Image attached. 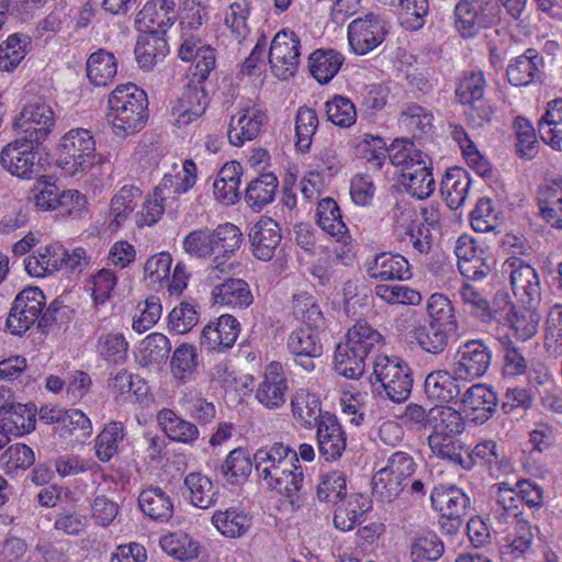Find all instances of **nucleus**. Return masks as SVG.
Here are the masks:
<instances>
[{
	"instance_id": "obj_31",
	"label": "nucleus",
	"mask_w": 562,
	"mask_h": 562,
	"mask_svg": "<svg viewBox=\"0 0 562 562\" xmlns=\"http://www.w3.org/2000/svg\"><path fill=\"white\" fill-rule=\"evenodd\" d=\"M211 231L214 248L213 268L223 272L226 261L240 248L243 233L233 223L220 224Z\"/></svg>"
},
{
	"instance_id": "obj_63",
	"label": "nucleus",
	"mask_w": 562,
	"mask_h": 562,
	"mask_svg": "<svg viewBox=\"0 0 562 562\" xmlns=\"http://www.w3.org/2000/svg\"><path fill=\"white\" fill-rule=\"evenodd\" d=\"M249 14L250 4L247 0L232 2L224 11V25L229 29L238 42L244 41L250 34Z\"/></svg>"
},
{
	"instance_id": "obj_44",
	"label": "nucleus",
	"mask_w": 562,
	"mask_h": 562,
	"mask_svg": "<svg viewBox=\"0 0 562 562\" xmlns=\"http://www.w3.org/2000/svg\"><path fill=\"white\" fill-rule=\"evenodd\" d=\"M184 485L193 506L206 509L215 505L220 494L218 485L207 475L201 472H190L184 477Z\"/></svg>"
},
{
	"instance_id": "obj_48",
	"label": "nucleus",
	"mask_w": 562,
	"mask_h": 562,
	"mask_svg": "<svg viewBox=\"0 0 562 562\" xmlns=\"http://www.w3.org/2000/svg\"><path fill=\"white\" fill-rule=\"evenodd\" d=\"M538 131L546 144L562 151V99L548 103L547 111L538 123Z\"/></svg>"
},
{
	"instance_id": "obj_30",
	"label": "nucleus",
	"mask_w": 562,
	"mask_h": 562,
	"mask_svg": "<svg viewBox=\"0 0 562 562\" xmlns=\"http://www.w3.org/2000/svg\"><path fill=\"white\" fill-rule=\"evenodd\" d=\"M66 248L60 243H52L40 247L24 259V268L33 278H44L63 269Z\"/></svg>"
},
{
	"instance_id": "obj_21",
	"label": "nucleus",
	"mask_w": 562,
	"mask_h": 562,
	"mask_svg": "<svg viewBox=\"0 0 562 562\" xmlns=\"http://www.w3.org/2000/svg\"><path fill=\"white\" fill-rule=\"evenodd\" d=\"M498 397L493 387L485 383L470 386L463 394L461 406L465 416L473 423L481 425L494 415Z\"/></svg>"
},
{
	"instance_id": "obj_11",
	"label": "nucleus",
	"mask_w": 562,
	"mask_h": 562,
	"mask_svg": "<svg viewBox=\"0 0 562 562\" xmlns=\"http://www.w3.org/2000/svg\"><path fill=\"white\" fill-rule=\"evenodd\" d=\"M35 142L20 136L4 146L0 154L2 167L12 176L40 175L45 171L47 157L34 150Z\"/></svg>"
},
{
	"instance_id": "obj_60",
	"label": "nucleus",
	"mask_w": 562,
	"mask_h": 562,
	"mask_svg": "<svg viewBox=\"0 0 562 562\" xmlns=\"http://www.w3.org/2000/svg\"><path fill=\"white\" fill-rule=\"evenodd\" d=\"M459 295L467 312L483 323L492 322L493 311L490 302L476 286L464 281L459 289Z\"/></svg>"
},
{
	"instance_id": "obj_41",
	"label": "nucleus",
	"mask_w": 562,
	"mask_h": 562,
	"mask_svg": "<svg viewBox=\"0 0 562 562\" xmlns=\"http://www.w3.org/2000/svg\"><path fill=\"white\" fill-rule=\"evenodd\" d=\"M168 50V43L165 35L157 32H140L134 54L139 67L145 70H150L156 66L158 59L167 55Z\"/></svg>"
},
{
	"instance_id": "obj_54",
	"label": "nucleus",
	"mask_w": 562,
	"mask_h": 562,
	"mask_svg": "<svg viewBox=\"0 0 562 562\" xmlns=\"http://www.w3.org/2000/svg\"><path fill=\"white\" fill-rule=\"evenodd\" d=\"M434 116L430 110L417 104L409 103L401 112L400 126L413 137H422L432 130Z\"/></svg>"
},
{
	"instance_id": "obj_50",
	"label": "nucleus",
	"mask_w": 562,
	"mask_h": 562,
	"mask_svg": "<svg viewBox=\"0 0 562 562\" xmlns=\"http://www.w3.org/2000/svg\"><path fill=\"white\" fill-rule=\"evenodd\" d=\"M344 60V56L335 49H316L310 55V72L319 83H328L339 71Z\"/></svg>"
},
{
	"instance_id": "obj_24",
	"label": "nucleus",
	"mask_w": 562,
	"mask_h": 562,
	"mask_svg": "<svg viewBox=\"0 0 562 562\" xmlns=\"http://www.w3.org/2000/svg\"><path fill=\"white\" fill-rule=\"evenodd\" d=\"M367 276L380 281H407L413 277L409 261L401 254L382 251L367 261Z\"/></svg>"
},
{
	"instance_id": "obj_36",
	"label": "nucleus",
	"mask_w": 562,
	"mask_h": 562,
	"mask_svg": "<svg viewBox=\"0 0 562 562\" xmlns=\"http://www.w3.org/2000/svg\"><path fill=\"white\" fill-rule=\"evenodd\" d=\"M543 58L537 49L527 48L521 55L516 56L507 66L506 75L514 87H526L535 81L540 74Z\"/></svg>"
},
{
	"instance_id": "obj_13",
	"label": "nucleus",
	"mask_w": 562,
	"mask_h": 562,
	"mask_svg": "<svg viewBox=\"0 0 562 562\" xmlns=\"http://www.w3.org/2000/svg\"><path fill=\"white\" fill-rule=\"evenodd\" d=\"M509 273L514 296L518 304L538 305L541 300V284L537 270L519 257H509L504 262Z\"/></svg>"
},
{
	"instance_id": "obj_37",
	"label": "nucleus",
	"mask_w": 562,
	"mask_h": 562,
	"mask_svg": "<svg viewBox=\"0 0 562 562\" xmlns=\"http://www.w3.org/2000/svg\"><path fill=\"white\" fill-rule=\"evenodd\" d=\"M265 114L257 109H247L232 116L227 137L234 146H241L247 140L255 139L265 121Z\"/></svg>"
},
{
	"instance_id": "obj_39",
	"label": "nucleus",
	"mask_w": 562,
	"mask_h": 562,
	"mask_svg": "<svg viewBox=\"0 0 562 562\" xmlns=\"http://www.w3.org/2000/svg\"><path fill=\"white\" fill-rule=\"evenodd\" d=\"M290 405L294 419L306 429L316 427L325 413L318 395L306 389L296 390L291 396Z\"/></svg>"
},
{
	"instance_id": "obj_10",
	"label": "nucleus",
	"mask_w": 562,
	"mask_h": 562,
	"mask_svg": "<svg viewBox=\"0 0 562 562\" xmlns=\"http://www.w3.org/2000/svg\"><path fill=\"white\" fill-rule=\"evenodd\" d=\"M459 272L469 281H482L492 272L488 251L469 235H460L453 247Z\"/></svg>"
},
{
	"instance_id": "obj_7",
	"label": "nucleus",
	"mask_w": 562,
	"mask_h": 562,
	"mask_svg": "<svg viewBox=\"0 0 562 562\" xmlns=\"http://www.w3.org/2000/svg\"><path fill=\"white\" fill-rule=\"evenodd\" d=\"M499 14L496 0H461L454 7V26L462 37L471 38L497 23Z\"/></svg>"
},
{
	"instance_id": "obj_20",
	"label": "nucleus",
	"mask_w": 562,
	"mask_h": 562,
	"mask_svg": "<svg viewBox=\"0 0 562 562\" xmlns=\"http://www.w3.org/2000/svg\"><path fill=\"white\" fill-rule=\"evenodd\" d=\"M180 44L178 56L183 61L195 59L193 78L199 83L207 79L211 71L215 68V50L210 45L203 43L202 36L179 35Z\"/></svg>"
},
{
	"instance_id": "obj_16",
	"label": "nucleus",
	"mask_w": 562,
	"mask_h": 562,
	"mask_svg": "<svg viewBox=\"0 0 562 562\" xmlns=\"http://www.w3.org/2000/svg\"><path fill=\"white\" fill-rule=\"evenodd\" d=\"M240 323L229 314L211 319L200 335V347L206 352L224 353L232 349L239 336Z\"/></svg>"
},
{
	"instance_id": "obj_61",
	"label": "nucleus",
	"mask_w": 562,
	"mask_h": 562,
	"mask_svg": "<svg viewBox=\"0 0 562 562\" xmlns=\"http://www.w3.org/2000/svg\"><path fill=\"white\" fill-rule=\"evenodd\" d=\"M486 89V80L482 71H465L459 78L456 87V97L463 104L481 102Z\"/></svg>"
},
{
	"instance_id": "obj_45",
	"label": "nucleus",
	"mask_w": 562,
	"mask_h": 562,
	"mask_svg": "<svg viewBox=\"0 0 562 562\" xmlns=\"http://www.w3.org/2000/svg\"><path fill=\"white\" fill-rule=\"evenodd\" d=\"M384 345V337L367 321L359 319L348 329L344 346L355 350L358 355H368Z\"/></svg>"
},
{
	"instance_id": "obj_40",
	"label": "nucleus",
	"mask_w": 562,
	"mask_h": 562,
	"mask_svg": "<svg viewBox=\"0 0 562 562\" xmlns=\"http://www.w3.org/2000/svg\"><path fill=\"white\" fill-rule=\"evenodd\" d=\"M541 316L537 305H512L506 321L514 336L521 341L532 338L538 330Z\"/></svg>"
},
{
	"instance_id": "obj_27",
	"label": "nucleus",
	"mask_w": 562,
	"mask_h": 562,
	"mask_svg": "<svg viewBox=\"0 0 562 562\" xmlns=\"http://www.w3.org/2000/svg\"><path fill=\"white\" fill-rule=\"evenodd\" d=\"M207 97L203 88L196 85H187L176 104L171 115L178 127L186 126L200 117L206 109Z\"/></svg>"
},
{
	"instance_id": "obj_52",
	"label": "nucleus",
	"mask_w": 562,
	"mask_h": 562,
	"mask_svg": "<svg viewBox=\"0 0 562 562\" xmlns=\"http://www.w3.org/2000/svg\"><path fill=\"white\" fill-rule=\"evenodd\" d=\"M128 341L123 333H102L95 342V352L108 364L124 363L127 358Z\"/></svg>"
},
{
	"instance_id": "obj_2",
	"label": "nucleus",
	"mask_w": 562,
	"mask_h": 562,
	"mask_svg": "<svg viewBox=\"0 0 562 562\" xmlns=\"http://www.w3.org/2000/svg\"><path fill=\"white\" fill-rule=\"evenodd\" d=\"M109 117L117 136L132 135L143 130L148 120L146 92L128 82L117 86L109 95Z\"/></svg>"
},
{
	"instance_id": "obj_9",
	"label": "nucleus",
	"mask_w": 562,
	"mask_h": 562,
	"mask_svg": "<svg viewBox=\"0 0 562 562\" xmlns=\"http://www.w3.org/2000/svg\"><path fill=\"white\" fill-rule=\"evenodd\" d=\"M55 122L53 108L45 102L36 101L23 106L13 122V127L20 136L38 145L52 133Z\"/></svg>"
},
{
	"instance_id": "obj_1",
	"label": "nucleus",
	"mask_w": 562,
	"mask_h": 562,
	"mask_svg": "<svg viewBox=\"0 0 562 562\" xmlns=\"http://www.w3.org/2000/svg\"><path fill=\"white\" fill-rule=\"evenodd\" d=\"M254 467L267 487L282 495L281 505L285 510L294 513L303 506L304 471L296 451L289 445L276 441L257 449L254 453Z\"/></svg>"
},
{
	"instance_id": "obj_58",
	"label": "nucleus",
	"mask_w": 562,
	"mask_h": 562,
	"mask_svg": "<svg viewBox=\"0 0 562 562\" xmlns=\"http://www.w3.org/2000/svg\"><path fill=\"white\" fill-rule=\"evenodd\" d=\"M199 366V355L194 346L181 344L171 357L170 368L176 380L186 383L194 378Z\"/></svg>"
},
{
	"instance_id": "obj_17",
	"label": "nucleus",
	"mask_w": 562,
	"mask_h": 562,
	"mask_svg": "<svg viewBox=\"0 0 562 562\" xmlns=\"http://www.w3.org/2000/svg\"><path fill=\"white\" fill-rule=\"evenodd\" d=\"M319 331L318 328L297 327L286 338V350L306 372L315 369L313 359L319 358L324 351Z\"/></svg>"
},
{
	"instance_id": "obj_33",
	"label": "nucleus",
	"mask_w": 562,
	"mask_h": 562,
	"mask_svg": "<svg viewBox=\"0 0 562 562\" xmlns=\"http://www.w3.org/2000/svg\"><path fill=\"white\" fill-rule=\"evenodd\" d=\"M459 376L453 370H435L427 374L424 382L425 394L428 400L441 404L453 403L458 400L461 387Z\"/></svg>"
},
{
	"instance_id": "obj_59",
	"label": "nucleus",
	"mask_w": 562,
	"mask_h": 562,
	"mask_svg": "<svg viewBox=\"0 0 562 562\" xmlns=\"http://www.w3.org/2000/svg\"><path fill=\"white\" fill-rule=\"evenodd\" d=\"M31 38L24 34H12L0 45V70L11 72L25 58Z\"/></svg>"
},
{
	"instance_id": "obj_57",
	"label": "nucleus",
	"mask_w": 562,
	"mask_h": 562,
	"mask_svg": "<svg viewBox=\"0 0 562 562\" xmlns=\"http://www.w3.org/2000/svg\"><path fill=\"white\" fill-rule=\"evenodd\" d=\"M171 350L168 337L161 333L147 335L139 345L138 361L143 367L165 362Z\"/></svg>"
},
{
	"instance_id": "obj_55",
	"label": "nucleus",
	"mask_w": 562,
	"mask_h": 562,
	"mask_svg": "<svg viewBox=\"0 0 562 562\" xmlns=\"http://www.w3.org/2000/svg\"><path fill=\"white\" fill-rule=\"evenodd\" d=\"M431 432L461 435L465 429L463 415L448 405H436L430 408Z\"/></svg>"
},
{
	"instance_id": "obj_53",
	"label": "nucleus",
	"mask_w": 562,
	"mask_h": 562,
	"mask_svg": "<svg viewBox=\"0 0 562 562\" xmlns=\"http://www.w3.org/2000/svg\"><path fill=\"white\" fill-rule=\"evenodd\" d=\"M398 241L405 249L417 255H428L432 249L434 237L428 227L418 220H412L398 234Z\"/></svg>"
},
{
	"instance_id": "obj_38",
	"label": "nucleus",
	"mask_w": 562,
	"mask_h": 562,
	"mask_svg": "<svg viewBox=\"0 0 562 562\" xmlns=\"http://www.w3.org/2000/svg\"><path fill=\"white\" fill-rule=\"evenodd\" d=\"M161 551L181 562L196 560L201 553V543L182 530L169 531L158 541Z\"/></svg>"
},
{
	"instance_id": "obj_26",
	"label": "nucleus",
	"mask_w": 562,
	"mask_h": 562,
	"mask_svg": "<svg viewBox=\"0 0 562 562\" xmlns=\"http://www.w3.org/2000/svg\"><path fill=\"white\" fill-rule=\"evenodd\" d=\"M371 507V499L363 494H346L335 504L334 526L340 531H350L361 522Z\"/></svg>"
},
{
	"instance_id": "obj_42",
	"label": "nucleus",
	"mask_w": 562,
	"mask_h": 562,
	"mask_svg": "<svg viewBox=\"0 0 562 562\" xmlns=\"http://www.w3.org/2000/svg\"><path fill=\"white\" fill-rule=\"evenodd\" d=\"M212 524L222 536L235 539L247 533L252 525V517L241 508L231 507L215 510Z\"/></svg>"
},
{
	"instance_id": "obj_43",
	"label": "nucleus",
	"mask_w": 562,
	"mask_h": 562,
	"mask_svg": "<svg viewBox=\"0 0 562 562\" xmlns=\"http://www.w3.org/2000/svg\"><path fill=\"white\" fill-rule=\"evenodd\" d=\"M291 314L302 327L322 329L325 324L324 313L316 296L303 291L295 293L291 300Z\"/></svg>"
},
{
	"instance_id": "obj_56",
	"label": "nucleus",
	"mask_w": 562,
	"mask_h": 562,
	"mask_svg": "<svg viewBox=\"0 0 562 562\" xmlns=\"http://www.w3.org/2000/svg\"><path fill=\"white\" fill-rule=\"evenodd\" d=\"M139 195V189L135 187L124 186L112 198L110 204V229L117 231L127 221V218L130 217V215L136 206L135 199L138 198Z\"/></svg>"
},
{
	"instance_id": "obj_19",
	"label": "nucleus",
	"mask_w": 562,
	"mask_h": 562,
	"mask_svg": "<svg viewBox=\"0 0 562 562\" xmlns=\"http://www.w3.org/2000/svg\"><path fill=\"white\" fill-rule=\"evenodd\" d=\"M288 391L289 381L283 364L279 361L269 362L257 386L256 398L266 408L278 409L284 405Z\"/></svg>"
},
{
	"instance_id": "obj_12",
	"label": "nucleus",
	"mask_w": 562,
	"mask_h": 562,
	"mask_svg": "<svg viewBox=\"0 0 562 562\" xmlns=\"http://www.w3.org/2000/svg\"><path fill=\"white\" fill-rule=\"evenodd\" d=\"M491 361V348L482 339H471L457 348L452 368L461 380L472 381L487 372Z\"/></svg>"
},
{
	"instance_id": "obj_5",
	"label": "nucleus",
	"mask_w": 562,
	"mask_h": 562,
	"mask_svg": "<svg viewBox=\"0 0 562 562\" xmlns=\"http://www.w3.org/2000/svg\"><path fill=\"white\" fill-rule=\"evenodd\" d=\"M387 151V158L384 154L380 156L374 151L371 153V157L367 159L368 169L376 171L387 164L402 168L398 173L394 172V176H418L420 172H425V176H432L429 157L420 150H416L411 139H394Z\"/></svg>"
},
{
	"instance_id": "obj_6",
	"label": "nucleus",
	"mask_w": 562,
	"mask_h": 562,
	"mask_svg": "<svg viewBox=\"0 0 562 562\" xmlns=\"http://www.w3.org/2000/svg\"><path fill=\"white\" fill-rule=\"evenodd\" d=\"M373 385L381 384L387 397L394 403L406 401L412 392L413 376L407 362L392 356L378 355L371 375Z\"/></svg>"
},
{
	"instance_id": "obj_62",
	"label": "nucleus",
	"mask_w": 562,
	"mask_h": 562,
	"mask_svg": "<svg viewBox=\"0 0 562 562\" xmlns=\"http://www.w3.org/2000/svg\"><path fill=\"white\" fill-rule=\"evenodd\" d=\"M520 498L516 487L506 482L498 483V491L495 503L492 507L494 518L501 522H508L510 518H516L519 512Z\"/></svg>"
},
{
	"instance_id": "obj_23",
	"label": "nucleus",
	"mask_w": 562,
	"mask_h": 562,
	"mask_svg": "<svg viewBox=\"0 0 562 562\" xmlns=\"http://www.w3.org/2000/svg\"><path fill=\"white\" fill-rule=\"evenodd\" d=\"M173 0H149L137 13L135 24L139 32H157L165 35L176 21Z\"/></svg>"
},
{
	"instance_id": "obj_32",
	"label": "nucleus",
	"mask_w": 562,
	"mask_h": 562,
	"mask_svg": "<svg viewBox=\"0 0 562 562\" xmlns=\"http://www.w3.org/2000/svg\"><path fill=\"white\" fill-rule=\"evenodd\" d=\"M463 459H470V467H461L463 470L470 471L480 465L484 468L492 477H499L509 471L510 464L498 453L497 442L494 440H483L475 445L469 452L464 451Z\"/></svg>"
},
{
	"instance_id": "obj_35",
	"label": "nucleus",
	"mask_w": 562,
	"mask_h": 562,
	"mask_svg": "<svg viewBox=\"0 0 562 562\" xmlns=\"http://www.w3.org/2000/svg\"><path fill=\"white\" fill-rule=\"evenodd\" d=\"M539 214L551 227L562 229V178H552L537 195Z\"/></svg>"
},
{
	"instance_id": "obj_25",
	"label": "nucleus",
	"mask_w": 562,
	"mask_h": 562,
	"mask_svg": "<svg viewBox=\"0 0 562 562\" xmlns=\"http://www.w3.org/2000/svg\"><path fill=\"white\" fill-rule=\"evenodd\" d=\"M281 238L279 224L271 217H260L249 233L252 255L261 261L271 260L281 243Z\"/></svg>"
},
{
	"instance_id": "obj_46",
	"label": "nucleus",
	"mask_w": 562,
	"mask_h": 562,
	"mask_svg": "<svg viewBox=\"0 0 562 562\" xmlns=\"http://www.w3.org/2000/svg\"><path fill=\"white\" fill-rule=\"evenodd\" d=\"M157 420L171 441L193 445L199 438L198 427L177 416L172 409L162 408L157 415Z\"/></svg>"
},
{
	"instance_id": "obj_14",
	"label": "nucleus",
	"mask_w": 562,
	"mask_h": 562,
	"mask_svg": "<svg viewBox=\"0 0 562 562\" xmlns=\"http://www.w3.org/2000/svg\"><path fill=\"white\" fill-rule=\"evenodd\" d=\"M269 63L276 77H293L300 64V38L292 31L278 32L270 45Z\"/></svg>"
},
{
	"instance_id": "obj_22",
	"label": "nucleus",
	"mask_w": 562,
	"mask_h": 562,
	"mask_svg": "<svg viewBox=\"0 0 562 562\" xmlns=\"http://www.w3.org/2000/svg\"><path fill=\"white\" fill-rule=\"evenodd\" d=\"M37 407L34 403H5L0 406V428L13 437H23L36 428Z\"/></svg>"
},
{
	"instance_id": "obj_18",
	"label": "nucleus",
	"mask_w": 562,
	"mask_h": 562,
	"mask_svg": "<svg viewBox=\"0 0 562 562\" xmlns=\"http://www.w3.org/2000/svg\"><path fill=\"white\" fill-rule=\"evenodd\" d=\"M385 23L374 13L356 19L348 26V41L352 50L364 55L379 46L385 38Z\"/></svg>"
},
{
	"instance_id": "obj_29",
	"label": "nucleus",
	"mask_w": 562,
	"mask_h": 562,
	"mask_svg": "<svg viewBox=\"0 0 562 562\" xmlns=\"http://www.w3.org/2000/svg\"><path fill=\"white\" fill-rule=\"evenodd\" d=\"M449 327L428 322V324H414L406 335V340L415 342L424 352L440 355L445 351L449 341Z\"/></svg>"
},
{
	"instance_id": "obj_28",
	"label": "nucleus",
	"mask_w": 562,
	"mask_h": 562,
	"mask_svg": "<svg viewBox=\"0 0 562 562\" xmlns=\"http://www.w3.org/2000/svg\"><path fill=\"white\" fill-rule=\"evenodd\" d=\"M140 512L150 520L167 524L173 516L172 497L159 486H148L140 491L137 497Z\"/></svg>"
},
{
	"instance_id": "obj_8",
	"label": "nucleus",
	"mask_w": 562,
	"mask_h": 562,
	"mask_svg": "<svg viewBox=\"0 0 562 562\" xmlns=\"http://www.w3.org/2000/svg\"><path fill=\"white\" fill-rule=\"evenodd\" d=\"M46 306V296L37 286L23 289L15 296L10 313L7 317L8 330L16 336H22L33 325L37 324L43 308Z\"/></svg>"
},
{
	"instance_id": "obj_49",
	"label": "nucleus",
	"mask_w": 562,
	"mask_h": 562,
	"mask_svg": "<svg viewBox=\"0 0 562 562\" xmlns=\"http://www.w3.org/2000/svg\"><path fill=\"white\" fill-rule=\"evenodd\" d=\"M126 436L122 422L112 420L104 425L94 439V453L99 461L106 463L119 453V445Z\"/></svg>"
},
{
	"instance_id": "obj_4",
	"label": "nucleus",
	"mask_w": 562,
	"mask_h": 562,
	"mask_svg": "<svg viewBox=\"0 0 562 562\" xmlns=\"http://www.w3.org/2000/svg\"><path fill=\"white\" fill-rule=\"evenodd\" d=\"M430 503L439 514L440 531L456 535L471 508L470 496L454 484H437L430 493Z\"/></svg>"
},
{
	"instance_id": "obj_47",
	"label": "nucleus",
	"mask_w": 562,
	"mask_h": 562,
	"mask_svg": "<svg viewBox=\"0 0 562 562\" xmlns=\"http://www.w3.org/2000/svg\"><path fill=\"white\" fill-rule=\"evenodd\" d=\"M458 435H445L439 432H430L427 441L430 451L438 458L447 460L459 467H470V459H463L465 446Z\"/></svg>"
},
{
	"instance_id": "obj_51",
	"label": "nucleus",
	"mask_w": 562,
	"mask_h": 562,
	"mask_svg": "<svg viewBox=\"0 0 562 562\" xmlns=\"http://www.w3.org/2000/svg\"><path fill=\"white\" fill-rule=\"evenodd\" d=\"M117 64L112 53L99 49L90 55L87 60V77L98 87L108 86L114 79Z\"/></svg>"
},
{
	"instance_id": "obj_3",
	"label": "nucleus",
	"mask_w": 562,
	"mask_h": 562,
	"mask_svg": "<svg viewBox=\"0 0 562 562\" xmlns=\"http://www.w3.org/2000/svg\"><path fill=\"white\" fill-rule=\"evenodd\" d=\"M56 162L70 175L112 172L109 160L97 158L93 136L85 128L70 130L63 136Z\"/></svg>"
},
{
	"instance_id": "obj_15",
	"label": "nucleus",
	"mask_w": 562,
	"mask_h": 562,
	"mask_svg": "<svg viewBox=\"0 0 562 562\" xmlns=\"http://www.w3.org/2000/svg\"><path fill=\"white\" fill-rule=\"evenodd\" d=\"M314 428L319 458L329 463L340 460L347 449V432L338 417L325 412Z\"/></svg>"
},
{
	"instance_id": "obj_64",
	"label": "nucleus",
	"mask_w": 562,
	"mask_h": 562,
	"mask_svg": "<svg viewBox=\"0 0 562 562\" xmlns=\"http://www.w3.org/2000/svg\"><path fill=\"white\" fill-rule=\"evenodd\" d=\"M162 314L160 299L156 295H149L144 301L137 303L135 314L132 319V328L137 334H143L153 328Z\"/></svg>"
},
{
	"instance_id": "obj_34",
	"label": "nucleus",
	"mask_w": 562,
	"mask_h": 562,
	"mask_svg": "<svg viewBox=\"0 0 562 562\" xmlns=\"http://www.w3.org/2000/svg\"><path fill=\"white\" fill-rule=\"evenodd\" d=\"M211 295L214 304L231 308H246L254 302L249 284L239 278H228L216 284Z\"/></svg>"
}]
</instances>
